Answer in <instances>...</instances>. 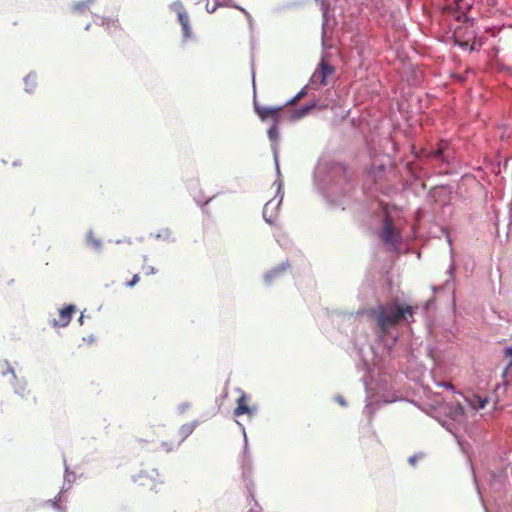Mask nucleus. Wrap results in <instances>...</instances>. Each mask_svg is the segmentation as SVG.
<instances>
[{"label": "nucleus", "instance_id": "obj_1", "mask_svg": "<svg viewBox=\"0 0 512 512\" xmlns=\"http://www.w3.org/2000/svg\"><path fill=\"white\" fill-rule=\"evenodd\" d=\"M417 307L407 303L392 301L379 303L375 307L358 310L356 314L345 313L340 316L339 330L348 335L353 333L359 317H367L374 322L375 341L368 345L369 359L358 339L353 340L359 371L363 372L361 381L366 392V405L363 413L369 421L382 404L400 400L392 385V371L388 364L397 355L400 326L413 321Z\"/></svg>", "mask_w": 512, "mask_h": 512}, {"label": "nucleus", "instance_id": "obj_2", "mask_svg": "<svg viewBox=\"0 0 512 512\" xmlns=\"http://www.w3.org/2000/svg\"><path fill=\"white\" fill-rule=\"evenodd\" d=\"M462 400H456L448 407L449 420L442 422L446 428L456 438L461 452L466 456V463L469 466L473 477V483L478 497L480 498V480L477 476L476 468L472 461L471 445L458 433L457 425L462 426L466 436L476 444L480 438V428L475 419L476 413L480 410V395L471 393H459Z\"/></svg>", "mask_w": 512, "mask_h": 512}, {"label": "nucleus", "instance_id": "obj_3", "mask_svg": "<svg viewBox=\"0 0 512 512\" xmlns=\"http://www.w3.org/2000/svg\"><path fill=\"white\" fill-rule=\"evenodd\" d=\"M369 176L376 189L385 195L411 190L415 195L426 189L425 179L429 172L417 161H408L401 168L381 163L369 169Z\"/></svg>", "mask_w": 512, "mask_h": 512}, {"label": "nucleus", "instance_id": "obj_4", "mask_svg": "<svg viewBox=\"0 0 512 512\" xmlns=\"http://www.w3.org/2000/svg\"><path fill=\"white\" fill-rule=\"evenodd\" d=\"M313 178L318 191L329 201L340 202L354 189L350 173L338 162L318 163Z\"/></svg>", "mask_w": 512, "mask_h": 512}, {"label": "nucleus", "instance_id": "obj_5", "mask_svg": "<svg viewBox=\"0 0 512 512\" xmlns=\"http://www.w3.org/2000/svg\"><path fill=\"white\" fill-rule=\"evenodd\" d=\"M427 330L430 342L433 344L429 353L435 364L439 365L437 355L440 350L437 345L443 342H451L455 338V324L451 317H448L447 319H434L427 324Z\"/></svg>", "mask_w": 512, "mask_h": 512}, {"label": "nucleus", "instance_id": "obj_6", "mask_svg": "<svg viewBox=\"0 0 512 512\" xmlns=\"http://www.w3.org/2000/svg\"><path fill=\"white\" fill-rule=\"evenodd\" d=\"M335 72V66L326 61L325 54L323 53L309 79V85L312 89L318 90L320 87L328 84V78L334 75Z\"/></svg>", "mask_w": 512, "mask_h": 512}, {"label": "nucleus", "instance_id": "obj_7", "mask_svg": "<svg viewBox=\"0 0 512 512\" xmlns=\"http://www.w3.org/2000/svg\"><path fill=\"white\" fill-rule=\"evenodd\" d=\"M325 107V105L321 104L319 98L314 96L309 102L300 107L284 109L283 117L289 120L290 122H296L307 117L314 110H321L324 109Z\"/></svg>", "mask_w": 512, "mask_h": 512}, {"label": "nucleus", "instance_id": "obj_8", "mask_svg": "<svg viewBox=\"0 0 512 512\" xmlns=\"http://www.w3.org/2000/svg\"><path fill=\"white\" fill-rule=\"evenodd\" d=\"M379 238L384 246L390 251H397L402 241L401 234L395 229L394 225L386 220L382 223L379 230Z\"/></svg>", "mask_w": 512, "mask_h": 512}, {"label": "nucleus", "instance_id": "obj_9", "mask_svg": "<svg viewBox=\"0 0 512 512\" xmlns=\"http://www.w3.org/2000/svg\"><path fill=\"white\" fill-rule=\"evenodd\" d=\"M239 425L241 427L243 438H244V445H243V451H242V461H241L242 477H243L244 481L246 482V486L248 488L250 496L254 499L253 492H252L251 488L249 487L253 483H252V480H251V476H252V459H251V456H250V453H249L248 437H247V434H246L245 427L242 424H240V423H239Z\"/></svg>", "mask_w": 512, "mask_h": 512}, {"label": "nucleus", "instance_id": "obj_10", "mask_svg": "<svg viewBox=\"0 0 512 512\" xmlns=\"http://www.w3.org/2000/svg\"><path fill=\"white\" fill-rule=\"evenodd\" d=\"M322 33H321V46L324 52L332 48V44L328 42L327 36L332 32L334 25L337 24L330 9L322 8Z\"/></svg>", "mask_w": 512, "mask_h": 512}, {"label": "nucleus", "instance_id": "obj_11", "mask_svg": "<svg viewBox=\"0 0 512 512\" xmlns=\"http://www.w3.org/2000/svg\"><path fill=\"white\" fill-rule=\"evenodd\" d=\"M454 272H455V264L452 261L448 270V278L440 285H434L432 287V290L434 293L443 292L447 294V298L451 299L454 302V296H455V284H454Z\"/></svg>", "mask_w": 512, "mask_h": 512}, {"label": "nucleus", "instance_id": "obj_12", "mask_svg": "<svg viewBox=\"0 0 512 512\" xmlns=\"http://www.w3.org/2000/svg\"><path fill=\"white\" fill-rule=\"evenodd\" d=\"M283 198L284 193H280L279 196L275 195L273 199H271L264 205L262 216L267 224L273 225L275 223L277 211L279 210L282 204Z\"/></svg>", "mask_w": 512, "mask_h": 512}, {"label": "nucleus", "instance_id": "obj_13", "mask_svg": "<svg viewBox=\"0 0 512 512\" xmlns=\"http://www.w3.org/2000/svg\"><path fill=\"white\" fill-rule=\"evenodd\" d=\"M291 265L289 260H285L277 266L271 268L263 274V282L266 286L273 285L276 281L280 280L284 274L290 269Z\"/></svg>", "mask_w": 512, "mask_h": 512}, {"label": "nucleus", "instance_id": "obj_14", "mask_svg": "<svg viewBox=\"0 0 512 512\" xmlns=\"http://www.w3.org/2000/svg\"><path fill=\"white\" fill-rule=\"evenodd\" d=\"M284 106H261L254 101V111L261 121H266L273 117H283Z\"/></svg>", "mask_w": 512, "mask_h": 512}, {"label": "nucleus", "instance_id": "obj_15", "mask_svg": "<svg viewBox=\"0 0 512 512\" xmlns=\"http://www.w3.org/2000/svg\"><path fill=\"white\" fill-rule=\"evenodd\" d=\"M77 307L75 304H66L59 309L60 320L53 319L51 324L53 327H66L71 322Z\"/></svg>", "mask_w": 512, "mask_h": 512}, {"label": "nucleus", "instance_id": "obj_16", "mask_svg": "<svg viewBox=\"0 0 512 512\" xmlns=\"http://www.w3.org/2000/svg\"><path fill=\"white\" fill-rule=\"evenodd\" d=\"M284 118L273 117V122L269 126L267 130V136L269 141L271 142V150L273 151L274 147L279 151V137H280V129L279 124Z\"/></svg>", "mask_w": 512, "mask_h": 512}, {"label": "nucleus", "instance_id": "obj_17", "mask_svg": "<svg viewBox=\"0 0 512 512\" xmlns=\"http://www.w3.org/2000/svg\"><path fill=\"white\" fill-rule=\"evenodd\" d=\"M10 383L13 387L15 394H17L21 398H27L30 391L27 388V386H28L27 380L24 377L19 378L17 375H14L12 377Z\"/></svg>", "mask_w": 512, "mask_h": 512}, {"label": "nucleus", "instance_id": "obj_18", "mask_svg": "<svg viewBox=\"0 0 512 512\" xmlns=\"http://www.w3.org/2000/svg\"><path fill=\"white\" fill-rule=\"evenodd\" d=\"M85 245L97 253H100L103 249L102 240L94 236L92 229H89L85 235Z\"/></svg>", "mask_w": 512, "mask_h": 512}, {"label": "nucleus", "instance_id": "obj_19", "mask_svg": "<svg viewBox=\"0 0 512 512\" xmlns=\"http://www.w3.org/2000/svg\"><path fill=\"white\" fill-rule=\"evenodd\" d=\"M241 394L236 401V407L233 410V414L236 417L244 415V412H248L247 401L249 400V395L244 391L238 389Z\"/></svg>", "mask_w": 512, "mask_h": 512}, {"label": "nucleus", "instance_id": "obj_20", "mask_svg": "<svg viewBox=\"0 0 512 512\" xmlns=\"http://www.w3.org/2000/svg\"><path fill=\"white\" fill-rule=\"evenodd\" d=\"M435 158L441 164H450L454 159V151L450 147L438 148L435 151Z\"/></svg>", "mask_w": 512, "mask_h": 512}, {"label": "nucleus", "instance_id": "obj_21", "mask_svg": "<svg viewBox=\"0 0 512 512\" xmlns=\"http://www.w3.org/2000/svg\"><path fill=\"white\" fill-rule=\"evenodd\" d=\"M272 154H273V160H274V164H275V171H276V175H277V179L274 182V184L277 185L276 196H279L280 193H284V192H283V180L281 179L282 175H281L280 165H279V151L276 149V147H274Z\"/></svg>", "mask_w": 512, "mask_h": 512}, {"label": "nucleus", "instance_id": "obj_22", "mask_svg": "<svg viewBox=\"0 0 512 512\" xmlns=\"http://www.w3.org/2000/svg\"><path fill=\"white\" fill-rule=\"evenodd\" d=\"M177 18H178L179 24L182 27L183 38L184 39L191 38L192 37V30H191V26H190V19H189L188 13L186 11L182 12V13H179Z\"/></svg>", "mask_w": 512, "mask_h": 512}, {"label": "nucleus", "instance_id": "obj_23", "mask_svg": "<svg viewBox=\"0 0 512 512\" xmlns=\"http://www.w3.org/2000/svg\"><path fill=\"white\" fill-rule=\"evenodd\" d=\"M24 90L31 94L35 91L37 87V75L35 72H30L24 77Z\"/></svg>", "mask_w": 512, "mask_h": 512}, {"label": "nucleus", "instance_id": "obj_24", "mask_svg": "<svg viewBox=\"0 0 512 512\" xmlns=\"http://www.w3.org/2000/svg\"><path fill=\"white\" fill-rule=\"evenodd\" d=\"M504 354L506 357L510 358V361L503 371V379L505 384H510L512 383V348H506Z\"/></svg>", "mask_w": 512, "mask_h": 512}, {"label": "nucleus", "instance_id": "obj_25", "mask_svg": "<svg viewBox=\"0 0 512 512\" xmlns=\"http://www.w3.org/2000/svg\"><path fill=\"white\" fill-rule=\"evenodd\" d=\"M215 4L212 6V9L207 7V12L209 14L214 13L219 7H230V8H240V5L236 4L233 0H214Z\"/></svg>", "mask_w": 512, "mask_h": 512}, {"label": "nucleus", "instance_id": "obj_26", "mask_svg": "<svg viewBox=\"0 0 512 512\" xmlns=\"http://www.w3.org/2000/svg\"><path fill=\"white\" fill-rule=\"evenodd\" d=\"M198 422L194 420L191 423L183 424L179 429V434L182 437V441L189 437L195 430Z\"/></svg>", "mask_w": 512, "mask_h": 512}, {"label": "nucleus", "instance_id": "obj_27", "mask_svg": "<svg viewBox=\"0 0 512 512\" xmlns=\"http://www.w3.org/2000/svg\"><path fill=\"white\" fill-rule=\"evenodd\" d=\"M159 473L156 469H153L151 471V474H148L147 472L141 471L136 476H133V481L138 482L140 485H145V482L142 481V478H149L151 480H154L155 476H158Z\"/></svg>", "mask_w": 512, "mask_h": 512}, {"label": "nucleus", "instance_id": "obj_28", "mask_svg": "<svg viewBox=\"0 0 512 512\" xmlns=\"http://www.w3.org/2000/svg\"><path fill=\"white\" fill-rule=\"evenodd\" d=\"M155 238L164 240L169 243L175 242V239L172 237V232L169 228L161 229L157 234H155Z\"/></svg>", "mask_w": 512, "mask_h": 512}, {"label": "nucleus", "instance_id": "obj_29", "mask_svg": "<svg viewBox=\"0 0 512 512\" xmlns=\"http://www.w3.org/2000/svg\"><path fill=\"white\" fill-rule=\"evenodd\" d=\"M0 374L2 376H6L7 374H11L13 377L16 375L14 368L11 366L10 362L8 360H2L0 361Z\"/></svg>", "mask_w": 512, "mask_h": 512}, {"label": "nucleus", "instance_id": "obj_30", "mask_svg": "<svg viewBox=\"0 0 512 512\" xmlns=\"http://www.w3.org/2000/svg\"><path fill=\"white\" fill-rule=\"evenodd\" d=\"M76 479V475L74 472H71L67 466V464L65 463V475H64V482L65 483H68L69 486L67 488H65V485L62 487V490L61 492H64L68 489H70V486L71 484L75 481Z\"/></svg>", "mask_w": 512, "mask_h": 512}, {"label": "nucleus", "instance_id": "obj_31", "mask_svg": "<svg viewBox=\"0 0 512 512\" xmlns=\"http://www.w3.org/2000/svg\"><path fill=\"white\" fill-rule=\"evenodd\" d=\"M309 89H312L311 86L308 84H306L304 87H302L300 89V91L295 95L293 96L292 98H290L289 100L286 101L285 105H289V104H292L296 99H301L305 96L308 95V90Z\"/></svg>", "mask_w": 512, "mask_h": 512}, {"label": "nucleus", "instance_id": "obj_32", "mask_svg": "<svg viewBox=\"0 0 512 512\" xmlns=\"http://www.w3.org/2000/svg\"><path fill=\"white\" fill-rule=\"evenodd\" d=\"M94 1L95 0H83V1L76 2L72 5V10L74 12H83L88 7V5Z\"/></svg>", "mask_w": 512, "mask_h": 512}, {"label": "nucleus", "instance_id": "obj_33", "mask_svg": "<svg viewBox=\"0 0 512 512\" xmlns=\"http://www.w3.org/2000/svg\"><path fill=\"white\" fill-rule=\"evenodd\" d=\"M60 494H58L56 497H54L53 499H49L45 502L46 505H50L51 507H53L55 510L57 511H63L64 508L59 504L60 502Z\"/></svg>", "mask_w": 512, "mask_h": 512}, {"label": "nucleus", "instance_id": "obj_34", "mask_svg": "<svg viewBox=\"0 0 512 512\" xmlns=\"http://www.w3.org/2000/svg\"><path fill=\"white\" fill-rule=\"evenodd\" d=\"M169 9L171 11H173V12H176L177 16L179 15V13H182V12L186 11L184 6H183V3L180 0H176V1L172 2L169 5Z\"/></svg>", "mask_w": 512, "mask_h": 512}, {"label": "nucleus", "instance_id": "obj_35", "mask_svg": "<svg viewBox=\"0 0 512 512\" xmlns=\"http://www.w3.org/2000/svg\"><path fill=\"white\" fill-rule=\"evenodd\" d=\"M237 10L241 11L244 14V19H247L248 25L250 30H253V17L251 14L242 6L240 8H236Z\"/></svg>", "mask_w": 512, "mask_h": 512}, {"label": "nucleus", "instance_id": "obj_36", "mask_svg": "<svg viewBox=\"0 0 512 512\" xmlns=\"http://www.w3.org/2000/svg\"><path fill=\"white\" fill-rule=\"evenodd\" d=\"M435 383L439 387H443V388H445L447 390H451L453 393H456L453 385L449 381H444V380L437 381L435 379Z\"/></svg>", "mask_w": 512, "mask_h": 512}, {"label": "nucleus", "instance_id": "obj_37", "mask_svg": "<svg viewBox=\"0 0 512 512\" xmlns=\"http://www.w3.org/2000/svg\"><path fill=\"white\" fill-rule=\"evenodd\" d=\"M140 280V277L138 274H134L133 277L131 278V280H129L127 283H126V286L127 287H134Z\"/></svg>", "mask_w": 512, "mask_h": 512}, {"label": "nucleus", "instance_id": "obj_38", "mask_svg": "<svg viewBox=\"0 0 512 512\" xmlns=\"http://www.w3.org/2000/svg\"><path fill=\"white\" fill-rule=\"evenodd\" d=\"M191 404L189 402H183L178 405L177 411L179 414H183L187 409H189Z\"/></svg>", "mask_w": 512, "mask_h": 512}, {"label": "nucleus", "instance_id": "obj_39", "mask_svg": "<svg viewBox=\"0 0 512 512\" xmlns=\"http://www.w3.org/2000/svg\"><path fill=\"white\" fill-rule=\"evenodd\" d=\"M115 22H116V20L113 18L102 17V21L98 25L103 26L104 24H107V26L109 27L110 25H114Z\"/></svg>", "mask_w": 512, "mask_h": 512}, {"label": "nucleus", "instance_id": "obj_40", "mask_svg": "<svg viewBox=\"0 0 512 512\" xmlns=\"http://www.w3.org/2000/svg\"><path fill=\"white\" fill-rule=\"evenodd\" d=\"M143 269L146 275H154L157 273V269L154 266H143Z\"/></svg>", "mask_w": 512, "mask_h": 512}, {"label": "nucleus", "instance_id": "obj_41", "mask_svg": "<svg viewBox=\"0 0 512 512\" xmlns=\"http://www.w3.org/2000/svg\"><path fill=\"white\" fill-rule=\"evenodd\" d=\"M335 401L338 402L342 407H346L347 406V402L345 400V398L342 396V395H336L335 396Z\"/></svg>", "mask_w": 512, "mask_h": 512}, {"label": "nucleus", "instance_id": "obj_42", "mask_svg": "<svg viewBox=\"0 0 512 512\" xmlns=\"http://www.w3.org/2000/svg\"><path fill=\"white\" fill-rule=\"evenodd\" d=\"M420 457H421V454H420V455L414 454V455H412V456H410V457L408 458V463H409L410 465H412V466H415V465H416V463H417V461H418V459H419Z\"/></svg>", "mask_w": 512, "mask_h": 512}, {"label": "nucleus", "instance_id": "obj_43", "mask_svg": "<svg viewBox=\"0 0 512 512\" xmlns=\"http://www.w3.org/2000/svg\"><path fill=\"white\" fill-rule=\"evenodd\" d=\"M256 412H257L256 406H253V407L248 406V412H244V415L246 414L248 416H252V415L256 414Z\"/></svg>", "mask_w": 512, "mask_h": 512}, {"label": "nucleus", "instance_id": "obj_44", "mask_svg": "<svg viewBox=\"0 0 512 512\" xmlns=\"http://www.w3.org/2000/svg\"><path fill=\"white\" fill-rule=\"evenodd\" d=\"M213 198H214V196L209 197L203 204L200 205V207L203 211H204V207L207 206L213 200Z\"/></svg>", "mask_w": 512, "mask_h": 512}, {"label": "nucleus", "instance_id": "obj_45", "mask_svg": "<svg viewBox=\"0 0 512 512\" xmlns=\"http://www.w3.org/2000/svg\"><path fill=\"white\" fill-rule=\"evenodd\" d=\"M436 189H437L436 187H433V188H431V189L429 190V192H428V196H429L430 198H434V197H435L434 193H435Z\"/></svg>", "mask_w": 512, "mask_h": 512}, {"label": "nucleus", "instance_id": "obj_46", "mask_svg": "<svg viewBox=\"0 0 512 512\" xmlns=\"http://www.w3.org/2000/svg\"><path fill=\"white\" fill-rule=\"evenodd\" d=\"M84 340H87L89 343H92L95 341L94 335H89L87 338H84Z\"/></svg>", "mask_w": 512, "mask_h": 512}, {"label": "nucleus", "instance_id": "obj_47", "mask_svg": "<svg viewBox=\"0 0 512 512\" xmlns=\"http://www.w3.org/2000/svg\"><path fill=\"white\" fill-rule=\"evenodd\" d=\"M84 317H85V316H84V314H83V313H81L80 317L78 318V322H79V324H80V325H83V323H84Z\"/></svg>", "mask_w": 512, "mask_h": 512}, {"label": "nucleus", "instance_id": "obj_48", "mask_svg": "<svg viewBox=\"0 0 512 512\" xmlns=\"http://www.w3.org/2000/svg\"><path fill=\"white\" fill-rule=\"evenodd\" d=\"M252 83H253V88L255 89V71H254L253 67H252Z\"/></svg>", "mask_w": 512, "mask_h": 512}, {"label": "nucleus", "instance_id": "obj_49", "mask_svg": "<svg viewBox=\"0 0 512 512\" xmlns=\"http://www.w3.org/2000/svg\"><path fill=\"white\" fill-rule=\"evenodd\" d=\"M486 403H487V399L486 398H482V402H481L482 409L485 408Z\"/></svg>", "mask_w": 512, "mask_h": 512}, {"label": "nucleus", "instance_id": "obj_50", "mask_svg": "<svg viewBox=\"0 0 512 512\" xmlns=\"http://www.w3.org/2000/svg\"><path fill=\"white\" fill-rule=\"evenodd\" d=\"M91 28V23H88L85 27H84V30L85 31H89Z\"/></svg>", "mask_w": 512, "mask_h": 512}, {"label": "nucleus", "instance_id": "obj_51", "mask_svg": "<svg viewBox=\"0 0 512 512\" xmlns=\"http://www.w3.org/2000/svg\"><path fill=\"white\" fill-rule=\"evenodd\" d=\"M199 2H205L206 3V8L209 7V0H199Z\"/></svg>", "mask_w": 512, "mask_h": 512}, {"label": "nucleus", "instance_id": "obj_52", "mask_svg": "<svg viewBox=\"0 0 512 512\" xmlns=\"http://www.w3.org/2000/svg\"><path fill=\"white\" fill-rule=\"evenodd\" d=\"M163 446H165L166 451H169V450H170V449L168 448V445H167V443H166V442H163Z\"/></svg>", "mask_w": 512, "mask_h": 512}, {"label": "nucleus", "instance_id": "obj_53", "mask_svg": "<svg viewBox=\"0 0 512 512\" xmlns=\"http://www.w3.org/2000/svg\"><path fill=\"white\" fill-rule=\"evenodd\" d=\"M163 446H165L166 451H169V450H170V449L168 448V445H167V443H166V442H163Z\"/></svg>", "mask_w": 512, "mask_h": 512}, {"label": "nucleus", "instance_id": "obj_54", "mask_svg": "<svg viewBox=\"0 0 512 512\" xmlns=\"http://www.w3.org/2000/svg\"><path fill=\"white\" fill-rule=\"evenodd\" d=\"M163 446H165L166 451H169V450H170V449L168 448V445H167V443H166V442H163Z\"/></svg>", "mask_w": 512, "mask_h": 512}, {"label": "nucleus", "instance_id": "obj_55", "mask_svg": "<svg viewBox=\"0 0 512 512\" xmlns=\"http://www.w3.org/2000/svg\"><path fill=\"white\" fill-rule=\"evenodd\" d=\"M12 165L13 166H18V165H20V163H19V161H14Z\"/></svg>", "mask_w": 512, "mask_h": 512}, {"label": "nucleus", "instance_id": "obj_56", "mask_svg": "<svg viewBox=\"0 0 512 512\" xmlns=\"http://www.w3.org/2000/svg\"><path fill=\"white\" fill-rule=\"evenodd\" d=\"M147 259H148L147 255H144V256H143V261H144V262H146V261H147Z\"/></svg>", "mask_w": 512, "mask_h": 512}, {"label": "nucleus", "instance_id": "obj_57", "mask_svg": "<svg viewBox=\"0 0 512 512\" xmlns=\"http://www.w3.org/2000/svg\"><path fill=\"white\" fill-rule=\"evenodd\" d=\"M120 243H122V240H117L116 241V244H120Z\"/></svg>", "mask_w": 512, "mask_h": 512}, {"label": "nucleus", "instance_id": "obj_58", "mask_svg": "<svg viewBox=\"0 0 512 512\" xmlns=\"http://www.w3.org/2000/svg\"><path fill=\"white\" fill-rule=\"evenodd\" d=\"M248 512H254V510H253V509H250Z\"/></svg>", "mask_w": 512, "mask_h": 512}, {"label": "nucleus", "instance_id": "obj_59", "mask_svg": "<svg viewBox=\"0 0 512 512\" xmlns=\"http://www.w3.org/2000/svg\"><path fill=\"white\" fill-rule=\"evenodd\" d=\"M64 512H66V511H64Z\"/></svg>", "mask_w": 512, "mask_h": 512}]
</instances>
